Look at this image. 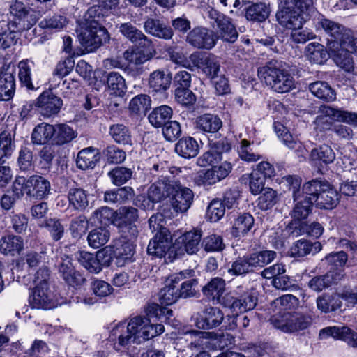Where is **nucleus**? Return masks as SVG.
Here are the masks:
<instances>
[{
    "instance_id": "423d86ee",
    "label": "nucleus",
    "mask_w": 357,
    "mask_h": 357,
    "mask_svg": "<svg viewBox=\"0 0 357 357\" xmlns=\"http://www.w3.org/2000/svg\"><path fill=\"white\" fill-rule=\"evenodd\" d=\"M192 269H186L171 275L165 282V287L159 293V299L162 305H169L176 303L180 297L178 284L182 280L194 276Z\"/></svg>"
},
{
    "instance_id": "8fccbe9b",
    "label": "nucleus",
    "mask_w": 357,
    "mask_h": 357,
    "mask_svg": "<svg viewBox=\"0 0 357 357\" xmlns=\"http://www.w3.org/2000/svg\"><path fill=\"white\" fill-rule=\"evenodd\" d=\"M309 89L314 96L327 102L333 101L336 97L334 90L325 82H313L309 85Z\"/></svg>"
},
{
    "instance_id": "473e14b6",
    "label": "nucleus",
    "mask_w": 357,
    "mask_h": 357,
    "mask_svg": "<svg viewBox=\"0 0 357 357\" xmlns=\"http://www.w3.org/2000/svg\"><path fill=\"white\" fill-rule=\"evenodd\" d=\"M24 240L21 236L8 235L0 239V252L6 255L15 256L23 250Z\"/></svg>"
},
{
    "instance_id": "9d476101",
    "label": "nucleus",
    "mask_w": 357,
    "mask_h": 357,
    "mask_svg": "<svg viewBox=\"0 0 357 357\" xmlns=\"http://www.w3.org/2000/svg\"><path fill=\"white\" fill-rule=\"evenodd\" d=\"M119 33L131 43L142 48L153 47V40L137 28L132 22L121 23L118 26Z\"/></svg>"
},
{
    "instance_id": "a211bd4d",
    "label": "nucleus",
    "mask_w": 357,
    "mask_h": 357,
    "mask_svg": "<svg viewBox=\"0 0 357 357\" xmlns=\"http://www.w3.org/2000/svg\"><path fill=\"white\" fill-rule=\"evenodd\" d=\"M321 338L333 337L335 339L342 340L353 347H357V333L347 326H328L319 332Z\"/></svg>"
},
{
    "instance_id": "69168bd1",
    "label": "nucleus",
    "mask_w": 357,
    "mask_h": 357,
    "mask_svg": "<svg viewBox=\"0 0 357 357\" xmlns=\"http://www.w3.org/2000/svg\"><path fill=\"white\" fill-rule=\"evenodd\" d=\"M278 201L277 192L272 188H266L258 198V206L261 210L266 211L273 207Z\"/></svg>"
},
{
    "instance_id": "de8ad7c7",
    "label": "nucleus",
    "mask_w": 357,
    "mask_h": 357,
    "mask_svg": "<svg viewBox=\"0 0 357 357\" xmlns=\"http://www.w3.org/2000/svg\"><path fill=\"white\" fill-rule=\"evenodd\" d=\"M133 193V189L128 186L107 190L104 193V201L107 204H121L131 198Z\"/></svg>"
},
{
    "instance_id": "58836bf2",
    "label": "nucleus",
    "mask_w": 357,
    "mask_h": 357,
    "mask_svg": "<svg viewBox=\"0 0 357 357\" xmlns=\"http://www.w3.org/2000/svg\"><path fill=\"white\" fill-rule=\"evenodd\" d=\"M172 77L163 70H156L149 75L148 84L153 91H165L169 88Z\"/></svg>"
},
{
    "instance_id": "cd10ccee",
    "label": "nucleus",
    "mask_w": 357,
    "mask_h": 357,
    "mask_svg": "<svg viewBox=\"0 0 357 357\" xmlns=\"http://www.w3.org/2000/svg\"><path fill=\"white\" fill-rule=\"evenodd\" d=\"M287 229L294 236L307 234L313 238H319L324 231L321 225L315 222L310 225L303 222H290Z\"/></svg>"
},
{
    "instance_id": "393cba45",
    "label": "nucleus",
    "mask_w": 357,
    "mask_h": 357,
    "mask_svg": "<svg viewBox=\"0 0 357 357\" xmlns=\"http://www.w3.org/2000/svg\"><path fill=\"white\" fill-rule=\"evenodd\" d=\"M15 80L14 70L9 67L0 68V100H9L14 95Z\"/></svg>"
},
{
    "instance_id": "0eeeda50",
    "label": "nucleus",
    "mask_w": 357,
    "mask_h": 357,
    "mask_svg": "<svg viewBox=\"0 0 357 357\" xmlns=\"http://www.w3.org/2000/svg\"><path fill=\"white\" fill-rule=\"evenodd\" d=\"M208 15L218 37L229 43H234L237 40L238 34L230 17L213 8L208 11Z\"/></svg>"
},
{
    "instance_id": "bf43d9fd",
    "label": "nucleus",
    "mask_w": 357,
    "mask_h": 357,
    "mask_svg": "<svg viewBox=\"0 0 357 357\" xmlns=\"http://www.w3.org/2000/svg\"><path fill=\"white\" fill-rule=\"evenodd\" d=\"M151 50V51L150 50L147 53L142 51L127 50L123 53V58L128 62L133 64H142L156 54V51L153 48Z\"/></svg>"
},
{
    "instance_id": "09e8293b",
    "label": "nucleus",
    "mask_w": 357,
    "mask_h": 357,
    "mask_svg": "<svg viewBox=\"0 0 357 357\" xmlns=\"http://www.w3.org/2000/svg\"><path fill=\"white\" fill-rule=\"evenodd\" d=\"M109 134L112 139L119 144L130 145L132 144L131 132L124 124H112L109 127Z\"/></svg>"
},
{
    "instance_id": "79ce46f5",
    "label": "nucleus",
    "mask_w": 357,
    "mask_h": 357,
    "mask_svg": "<svg viewBox=\"0 0 357 357\" xmlns=\"http://www.w3.org/2000/svg\"><path fill=\"white\" fill-rule=\"evenodd\" d=\"M225 291V282L221 278H212L202 287L203 294L213 301L220 302V297Z\"/></svg>"
},
{
    "instance_id": "052dcab7",
    "label": "nucleus",
    "mask_w": 357,
    "mask_h": 357,
    "mask_svg": "<svg viewBox=\"0 0 357 357\" xmlns=\"http://www.w3.org/2000/svg\"><path fill=\"white\" fill-rule=\"evenodd\" d=\"M107 83L114 93L123 96L126 91V85L123 77L118 73L112 72L108 75Z\"/></svg>"
},
{
    "instance_id": "dca6fc26",
    "label": "nucleus",
    "mask_w": 357,
    "mask_h": 357,
    "mask_svg": "<svg viewBox=\"0 0 357 357\" xmlns=\"http://www.w3.org/2000/svg\"><path fill=\"white\" fill-rule=\"evenodd\" d=\"M63 105L61 98L53 93L52 91H45L37 99V107L45 116H51L57 114Z\"/></svg>"
},
{
    "instance_id": "a19ab883",
    "label": "nucleus",
    "mask_w": 357,
    "mask_h": 357,
    "mask_svg": "<svg viewBox=\"0 0 357 357\" xmlns=\"http://www.w3.org/2000/svg\"><path fill=\"white\" fill-rule=\"evenodd\" d=\"M172 109L167 105L155 107L149 115L150 123L155 128H161L170 121L172 116Z\"/></svg>"
},
{
    "instance_id": "2eb2a0df",
    "label": "nucleus",
    "mask_w": 357,
    "mask_h": 357,
    "mask_svg": "<svg viewBox=\"0 0 357 357\" xmlns=\"http://www.w3.org/2000/svg\"><path fill=\"white\" fill-rule=\"evenodd\" d=\"M328 48L330 52L329 56L338 66L348 72L353 69L354 62L351 53L343 45V43L331 42L328 44Z\"/></svg>"
},
{
    "instance_id": "864d4df0",
    "label": "nucleus",
    "mask_w": 357,
    "mask_h": 357,
    "mask_svg": "<svg viewBox=\"0 0 357 357\" xmlns=\"http://www.w3.org/2000/svg\"><path fill=\"white\" fill-rule=\"evenodd\" d=\"M310 158L314 161H322L325 164H330L335 159V153L331 146L324 144L314 148L311 151Z\"/></svg>"
},
{
    "instance_id": "5fc2aeb1",
    "label": "nucleus",
    "mask_w": 357,
    "mask_h": 357,
    "mask_svg": "<svg viewBox=\"0 0 357 357\" xmlns=\"http://www.w3.org/2000/svg\"><path fill=\"white\" fill-rule=\"evenodd\" d=\"M21 31L10 28L7 24L6 28L1 29L0 31V49L6 50L15 45L19 39L17 33Z\"/></svg>"
},
{
    "instance_id": "2f4dec72",
    "label": "nucleus",
    "mask_w": 357,
    "mask_h": 357,
    "mask_svg": "<svg viewBox=\"0 0 357 357\" xmlns=\"http://www.w3.org/2000/svg\"><path fill=\"white\" fill-rule=\"evenodd\" d=\"M295 204L291 211L292 221L291 222H299L307 218L311 213L313 200L308 199V197L301 195V198L294 200Z\"/></svg>"
},
{
    "instance_id": "1a4fd4ad",
    "label": "nucleus",
    "mask_w": 357,
    "mask_h": 357,
    "mask_svg": "<svg viewBox=\"0 0 357 357\" xmlns=\"http://www.w3.org/2000/svg\"><path fill=\"white\" fill-rule=\"evenodd\" d=\"M202 231L198 229L185 232L180 236L173 246L175 255H183L185 252L192 255L199 250Z\"/></svg>"
},
{
    "instance_id": "f8f14e48",
    "label": "nucleus",
    "mask_w": 357,
    "mask_h": 357,
    "mask_svg": "<svg viewBox=\"0 0 357 357\" xmlns=\"http://www.w3.org/2000/svg\"><path fill=\"white\" fill-rule=\"evenodd\" d=\"M110 337L112 340H116L114 343L116 350L129 349L134 347V344H139L136 336L130 330L128 324H119L116 326L111 332Z\"/></svg>"
},
{
    "instance_id": "6e6d98bb",
    "label": "nucleus",
    "mask_w": 357,
    "mask_h": 357,
    "mask_svg": "<svg viewBox=\"0 0 357 357\" xmlns=\"http://www.w3.org/2000/svg\"><path fill=\"white\" fill-rule=\"evenodd\" d=\"M132 170L125 167H116L108 173L112 183L117 186L126 183L132 178Z\"/></svg>"
},
{
    "instance_id": "c03bdc74",
    "label": "nucleus",
    "mask_w": 357,
    "mask_h": 357,
    "mask_svg": "<svg viewBox=\"0 0 357 357\" xmlns=\"http://www.w3.org/2000/svg\"><path fill=\"white\" fill-rule=\"evenodd\" d=\"M307 59L312 63L321 64L325 62L330 55L329 51L321 44L318 43H309L305 50Z\"/></svg>"
},
{
    "instance_id": "603ef678",
    "label": "nucleus",
    "mask_w": 357,
    "mask_h": 357,
    "mask_svg": "<svg viewBox=\"0 0 357 357\" xmlns=\"http://www.w3.org/2000/svg\"><path fill=\"white\" fill-rule=\"evenodd\" d=\"M347 260V254L344 251H340L327 255L322 259V261L330 266V271L336 269L337 270V272H340L342 274L341 269L344 266Z\"/></svg>"
},
{
    "instance_id": "338daca9",
    "label": "nucleus",
    "mask_w": 357,
    "mask_h": 357,
    "mask_svg": "<svg viewBox=\"0 0 357 357\" xmlns=\"http://www.w3.org/2000/svg\"><path fill=\"white\" fill-rule=\"evenodd\" d=\"M220 70V64L218 58L213 54H208L204 63L202 73L210 79H215Z\"/></svg>"
},
{
    "instance_id": "4468645a",
    "label": "nucleus",
    "mask_w": 357,
    "mask_h": 357,
    "mask_svg": "<svg viewBox=\"0 0 357 357\" xmlns=\"http://www.w3.org/2000/svg\"><path fill=\"white\" fill-rule=\"evenodd\" d=\"M326 117H329L335 121L357 126V113L356 112L335 109L329 106H324L321 108V114L316 119V123L318 126L324 123Z\"/></svg>"
},
{
    "instance_id": "39448f33",
    "label": "nucleus",
    "mask_w": 357,
    "mask_h": 357,
    "mask_svg": "<svg viewBox=\"0 0 357 357\" xmlns=\"http://www.w3.org/2000/svg\"><path fill=\"white\" fill-rule=\"evenodd\" d=\"M128 325L137 340H139V344L151 340L165 331V327L162 324H153L146 316L132 317L128 322Z\"/></svg>"
},
{
    "instance_id": "0e129e2a",
    "label": "nucleus",
    "mask_w": 357,
    "mask_h": 357,
    "mask_svg": "<svg viewBox=\"0 0 357 357\" xmlns=\"http://www.w3.org/2000/svg\"><path fill=\"white\" fill-rule=\"evenodd\" d=\"M326 183L317 179L308 181L303 185L301 195L308 197L309 199L313 200V203H315L316 197L319 195Z\"/></svg>"
},
{
    "instance_id": "5701e85b",
    "label": "nucleus",
    "mask_w": 357,
    "mask_h": 357,
    "mask_svg": "<svg viewBox=\"0 0 357 357\" xmlns=\"http://www.w3.org/2000/svg\"><path fill=\"white\" fill-rule=\"evenodd\" d=\"M285 70L281 68L280 63L277 61H271L265 66L258 68L259 78L265 82L267 86L273 87L278 78L285 73Z\"/></svg>"
},
{
    "instance_id": "c85d7f7f",
    "label": "nucleus",
    "mask_w": 357,
    "mask_h": 357,
    "mask_svg": "<svg viewBox=\"0 0 357 357\" xmlns=\"http://www.w3.org/2000/svg\"><path fill=\"white\" fill-rule=\"evenodd\" d=\"M222 126L221 119L215 114H204L195 120V128L204 133H215Z\"/></svg>"
},
{
    "instance_id": "c756f323",
    "label": "nucleus",
    "mask_w": 357,
    "mask_h": 357,
    "mask_svg": "<svg viewBox=\"0 0 357 357\" xmlns=\"http://www.w3.org/2000/svg\"><path fill=\"white\" fill-rule=\"evenodd\" d=\"M340 196L336 190L326 183L319 195L316 197V204L320 208L329 209L335 207L339 202Z\"/></svg>"
},
{
    "instance_id": "3c124183",
    "label": "nucleus",
    "mask_w": 357,
    "mask_h": 357,
    "mask_svg": "<svg viewBox=\"0 0 357 357\" xmlns=\"http://www.w3.org/2000/svg\"><path fill=\"white\" fill-rule=\"evenodd\" d=\"M15 149V144L11 134L2 132L0 134V164H4L11 157Z\"/></svg>"
},
{
    "instance_id": "a878e982",
    "label": "nucleus",
    "mask_w": 357,
    "mask_h": 357,
    "mask_svg": "<svg viewBox=\"0 0 357 357\" xmlns=\"http://www.w3.org/2000/svg\"><path fill=\"white\" fill-rule=\"evenodd\" d=\"M50 191V183L44 177L33 175L26 181V195L36 199H43Z\"/></svg>"
},
{
    "instance_id": "bb28decb",
    "label": "nucleus",
    "mask_w": 357,
    "mask_h": 357,
    "mask_svg": "<svg viewBox=\"0 0 357 357\" xmlns=\"http://www.w3.org/2000/svg\"><path fill=\"white\" fill-rule=\"evenodd\" d=\"M174 190L175 185L173 182L160 180L149 187L147 195L152 203H158L171 196V194H173Z\"/></svg>"
},
{
    "instance_id": "b1692460",
    "label": "nucleus",
    "mask_w": 357,
    "mask_h": 357,
    "mask_svg": "<svg viewBox=\"0 0 357 357\" xmlns=\"http://www.w3.org/2000/svg\"><path fill=\"white\" fill-rule=\"evenodd\" d=\"M300 10L278 8L275 14L278 24L289 29H295L302 27V18Z\"/></svg>"
},
{
    "instance_id": "9b49d317",
    "label": "nucleus",
    "mask_w": 357,
    "mask_h": 357,
    "mask_svg": "<svg viewBox=\"0 0 357 357\" xmlns=\"http://www.w3.org/2000/svg\"><path fill=\"white\" fill-rule=\"evenodd\" d=\"M56 268L60 276L69 285L79 286L84 282V278L75 269L72 259L67 255L61 257L57 261Z\"/></svg>"
},
{
    "instance_id": "f257e3e1",
    "label": "nucleus",
    "mask_w": 357,
    "mask_h": 357,
    "mask_svg": "<svg viewBox=\"0 0 357 357\" xmlns=\"http://www.w3.org/2000/svg\"><path fill=\"white\" fill-rule=\"evenodd\" d=\"M105 16L99 5L90 7L77 21L75 31L84 50L89 53L96 51L109 40V33L105 27Z\"/></svg>"
},
{
    "instance_id": "e433bc0d",
    "label": "nucleus",
    "mask_w": 357,
    "mask_h": 357,
    "mask_svg": "<svg viewBox=\"0 0 357 357\" xmlns=\"http://www.w3.org/2000/svg\"><path fill=\"white\" fill-rule=\"evenodd\" d=\"M100 160L97 149L88 147L80 151L77 157V166L81 169H93Z\"/></svg>"
},
{
    "instance_id": "f704fd0d",
    "label": "nucleus",
    "mask_w": 357,
    "mask_h": 357,
    "mask_svg": "<svg viewBox=\"0 0 357 357\" xmlns=\"http://www.w3.org/2000/svg\"><path fill=\"white\" fill-rule=\"evenodd\" d=\"M69 206L74 210L84 211L89 204V195L80 188H70L68 193Z\"/></svg>"
},
{
    "instance_id": "e2e57ef3",
    "label": "nucleus",
    "mask_w": 357,
    "mask_h": 357,
    "mask_svg": "<svg viewBox=\"0 0 357 357\" xmlns=\"http://www.w3.org/2000/svg\"><path fill=\"white\" fill-rule=\"evenodd\" d=\"M54 141L57 144H63L75 137L74 130L66 124H59L54 127Z\"/></svg>"
},
{
    "instance_id": "20e7f679",
    "label": "nucleus",
    "mask_w": 357,
    "mask_h": 357,
    "mask_svg": "<svg viewBox=\"0 0 357 357\" xmlns=\"http://www.w3.org/2000/svg\"><path fill=\"white\" fill-rule=\"evenodd\" d=\"M10 13L12 17L8 22L10 28L23 31L30 29L37 22L36 11L22 1L12 2Z\"/></svg>"
},
{
    "instance_id": "4c0bfd02",
    "label": "nucleus",
    "mask_w": 357,
    "mask_h": 357,
    "mask_svg": "<svg viewBox=\"0 0 357 357\" xmlns=\"http://www.w3.org/2000/svg\"><path fill=\"white\" fill-rule=\"evenodd\" d=\"M199 149L197 142L192 137H183L175 145V151L185 158L195 157Z\"/></svg>"
},
{
    "instance_id": "13d9d810",
    "label": "nucleus",
    "mask_w": 357,
    "mask_h": 357,
    "mask_svg": "<svg viewBox=\"0 0 357 357\" xmlns=\"http://www.w3.org/2000/svg\"><path fill=\"white\" fill-rule=\"evenodd\" d=\"M275 257L276 252L272 250H261L249 255L253 268H261L271 263Z\"/></svg>"
},
{
    "instance_id": "ea45409f",
    "label": "nucleus",
    "mask_w": 357,
    "mask_h": 357,
    "mask_svg": "<svg viewBox=\"0 0 357 357\" xmlns=\"http://www.w3.org/2000/svg\"><path fill=\"white\" fill-rule=\"evenodd\" d=\"M138 216L137 208L132 206H122L115 211L113 224L116 227L135 224Z\"/></svg>"
},
{
    "instance_id": "f3484780",
    "label": "nucleus",
    "mask_w": 357,
    "mask_h": 357,
    "mask_svg": "<svg viewBox=\"0 0 357 357\" xmlns=\"http://www.w3.org/2000/svg\"><path fill=\"white\" fill-rule=\"evenodd\" d=\"M224 314L218 307H206L198 314L195 324L200 329H211L218 327L223 321Z\"/></svg>"
},
{
    "instance_id": "ddd939ff",
    "label": "nucleus",
    "mask_w": 357,
    "mask_h": 357,
    "mask_svg": "<svg viewBox=\"0 0 357 357\" xmlns=\"http://www.w3.org/2000/svg\"><path fill=\"white\" fill-rule=\"evenodd\" d=\"M171 236L167 229H162L161 232H157L150 241L147 252L153 257L161 258L165 255L171 248Z\"/></svg>"
},
{
    "instance_id": "a18cd8bd",
    "label": "nucleus",
    "mask_w": 357,
    "mask_h": 357,
    "mask_svg": "<svg viewBox=\"0 0 357 357\" xmlns=\"http://www.w3.org/2000/svg\"><path fill=\"white\" fill-rule=\"evenodd\" d=\"M54 126L41 123L34 128L31 134V141L36 144H46L54 137Z\"/></svg>"
},
{
    "instance_id": "7c9ffc66",
    "label": "nucleus",
    "mask_w": 357,
    "mask_h": 357,
    "mask_svg": "<svg viewBox=\"0 0 357 357\" xmlns=\"http://www.w3.org/2000/svg\"><path fill=\"white\" fill-rule=\"evenodd\" d=\"M343 278L340 272L329 271L324 275L317 276L312 278L309 282V287L314 291H321L323 289L330 287L333 284L338 282Z\"/></svg>"
},
{
    "instance_id": "6e6552de",
    "label": "nucleus",
    "mask_w": 357,
    "mask_h": 357,
    "mask_svg": "<svg viewBox=\"0 0 357 357\" xmlns=\"http://www.w3.org/2000/svg\"><path fill=\"white\" fill-rule=\"evenodd\" d=\"M185 40L195 48L211 50L215 45L217 37L212 31L197 26L189 31Z\"/></svg>"
},
{
    "instance_id": "72a5a7b5",
    "label": "nucleus",
    "mask_w": 357,
    "mask_h": 357,
    "mask_svg": "<svg viewBox=\"0 0 357 357\" xmlns=\"http://www.w3.org/2000/svg\"><path fill=\"white\" fill-rule=\"evenodd\" d=\"M273 126L278 137L287 147L301 154L304 152L305 149L302 143L294 138L285 126L277 122L274 123Z\"/></svg>"
},
{
    "instance_id": "4d7b16f0",
    "label": "nucleus",
    "mask_w": 357,
    "mask_h": 357,
    "mask_svg": "<svg viewBox=\"0 0 357 357\" xmlns=\"http://www.w3.org/2000/svg\"><path fill=\"white\" fill-rule=\"evenodd\" d=\"M109 238V232L103 227H98L91 231L87 239L90 246L98 248L104 245Z\"/></svg>"
},
{
    "instance_id": "7ed1b4c3",
    "label": "nucleus",
    "mask_w": 357,
    "mask_h": 357,
    "mask_svg": "<svg viewBox=\"0 0 357 357\" xmlns=\"http://www.w3.org/2000/svg\"><path fill=\"white\" fill-rule=\"evenodd\" d=\"M271 324L276 328L285 333H293L304 330L312 324L308 315L298 312H284L274 314L270 319Z\"/></svg>"
},
{
    "instance_id": "4be33fe9",
    "label": "nucleus",
    "mask_w": 357,
    "mask_h": 357,
    "mask_svg": "<svg viewBox=\"0 0 357 357\" xmlns=\"http://www.w3.org/2000/svg\"><path fill=\"white\" fill-rule=\"evenodd\" d=\"M171 195V205L177 213L187 211L193 200L192 191L188 188H181L178 185H175V190Z\"/></svg>"
},
{
    "instance_id": "aec40b11",
    "label": "nucleus",
    "mask_w": 357,
    "mask_h": 357,
    "mask_svg": "<svg viewBox=\"0 0 357 357\" xmlns=\"http://www.w3.org/2000/svg\"><path fill=\"white\" fill-rule=\"evenodd\" d=\"M257 299L250 293H245L238 297L229 296L226 298L224 305L238 313H243L254 309Z\"/></svg>"
},
{
    "instance_id": "c9c22d12",
    "label": "nucleus",
    "mask_w": 357,
    "mask_h": 357,
    "mask_svg": "<svg viewBox=\"0 0 357 357\" xmlns=\"http://www.w3.org/2000/svg\"><path fill=\"white\" fill-rule=\"evenodd\" d=\"M322 249L320 242L312 243L307 240H298L290 248V255L294 257H301L312 253L314 255Z\"/></svg>"
},
{
    "instance_id": "37998d69",
    "label": "nucleus",
    "mask_w": 357,
    "mask_h": 357,
    "mask_svg": "<svg viewBox=\"0 0 357 357\" xmlns=\"http://www.w3.org/2000/svg\"><path fill=\"white\" fill-rule=\"evenodd\" d=\"M271 8L265 3H253L245 9V16L248 20L258 22H264L269 16Z\"/></svg>"
},
{
    "instance_id": "680f3d73",
    "label": "nucleus",
    "mask_w": 357,
    "mask_h": 357,
    "mask_svg": "<svg viewBox=\"0 0 357 357\" xmlns=\"http://www.w3.org/2000/svg\"><path fill=\"white\" fill-rule=\"evenodd\" d=\"M298 304V299L291 295V294H286L278 298L275 301L272 302V307L275 308H278V312L276 314H279L280 312L282 314L284 312H289L287 311V310H291Z\"/></svg>"
},
{
    "instance_id": "49530a36",
    "label": "nucleus",
    "mask_w": 357,
    "mask_h": 357,
    "mask_svg": "<svg viewBox=\"0 0 357 357\" xmlns=\"http://www.w3.org/2000/svg\"><path fill=\"white\" fill-rule=\"evenodd\" d=\"M254 218L249 213H243L234 219L231 234L234 237L243 236L253 227Z\"/></svg>"
},
{
    "instance_id": "f03ea898",
    "label": "nucleus",
    "mask_w": 357,
    "mask_h": 357,
    "mask_svg": "<svg viewBox=\"0 0 357 357\" xmlns=\"http://www.w3.org/2000/svg\"><path fill=\"white\" fill-rule=\"evenodd\" d=\"M49 276L50 271L46 267L41 268L36 272V285L29 296V303L32 307L50 310L56 307L57 303L48 286Z\"/></svg>"
},
{
    "instance_id": "6ab92c4d",
    "label": "nucleus",
    "mask_w": 357,
    "mask_h": 357,
    "mask_svg": "<svg viewBox=\"0 0 357 357\" xmlns=\"http://www.w3.org/2000/svg\"><path fill=\"white\" fill-rule=\"evenodd\" d=\"M143 28L146 33L160 39L171 40L174 36L172 28L159 19L147 17Z\"/></svg>"
},
{
    "instance_id": "774afa93",
    "label": "nucleus",
    "mask_w": 357,
    "mask_h": 357,
    "mask_svg": "<svg viewBox=\"0 0 357 357\" xmlns=\"http://www.w3.org/2000/svg\"><path fill=\"white\" fill-rule=\"evenodd\" d=\"M238 153L239 157L247 162H256L261 158V155L253 151L251 148V144L247 139L241 141L240 146L238 147Z\"/></svg>"
},
{
    "instance_id": "412c9836",
    "label": "nucleus",
    "mask_w": 357,
    "mask_h": 357,
    "mask_svg": "<svg viewBox=\"0 0 357 357\" xmlns=\"http://www.w3.org/2000/svg\"><path fill=\"white\" fill-rule=\"evenodd\" d=\"M319 24L328 36V43L337 41L340 43L344 41V38H348L349 29L345 28L343 25L331 20L329 19H321Z\"/></svg>"
}]
</instances>
